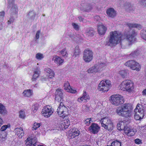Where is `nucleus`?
<instances>
[{"label": "nucleus", "instance_id": "f257e3e1", "mask_svg": "<svg viewBox=\"0 0 146 146\" xmlns=\"http://www.w3.org/2000/svg\"><path fill=\"white\" fill-rule=\"evenodd\" d=\"M132 107L129 104H125L117 109L116 112L119 115L127 118L131 117L132 114Z\"/></svg>", "mask_w": 146, "mask_h": 146}, {"label": "nucleus", "instance_id": "f03ea898", "mask_svg": "<svg viewBox=\"0 0 146 146\" xmlns=\"http://www.w3.org/2000/svg\"><path fill=\"white\" fill-rule=\"evenodd\" d=\"M121 35L117 31H112L110 33L109 37L106 41V44L111 47L115 46L120 42Z\"/></svg>", "mask_w": 146, "mask_h": 146}, {"label": "nucleus", "instance_id": "7ed1b4c3", "mask_svg": "<svg viewBox=\"0 0 146 146\" xmlns=\"http://www.w3.org/2000/svg\"><path fill=\"white\" fill-rule=\"evenodd\" d=\"M120 88L128 92H132L134 88L133 84L131 80H126L123 81L120 86Z\"/></svg>", "mask_w": 146, "mask_h": 146}, {"label": "nucleus", "instance_id": "20e7f679", "mask_svg": "<svg viewBox=\"0 0 146 146\" xmlns=\"http://www.w3.org/2000/svg\"><path fill=\"white\" fill-rule=\"evenodd\" d=\"M124 100L123 97L121 95L116 94L111 96L110 98V100L112 104L117 106L123 104L124 102Z\"/></svg>", "mask_w": 146, "mask_h": 146}, {"label": "nucleus", "instance_id": "39448f33", "mask_svg": "<svg viewBox=\"0 0 146 146\" xmlns=\"http://www.w3.org/2000/svg\"><path fill=\"white\" fill-rule=\"evenodd\" d=\"M102 126L105 129L109 131L113 129V123L111 120L108 117H106L103 118L100 121Z\"/></svg>", "mask_w": 146, "mask_h": 146}, {"label": "nucleus", "instance_id": "423d86ee", "mask_svg": "<svg viewBox=\"0 0 146 146\" xmlns=\"http://www.w3.org/2000/svg\"><path fill=\"white\" fill-rule=\"evenodd\" d=\"M8 8H11L10 12V15L12 16H16L18 13V9L17 5L14 2L15 0H8Z\"/></svg>", "mask_w": 146, "mask_h": 146}, {"label": "nucleus", "instance_id": "0eeeda50", "mask_svg": "<svg viewBox=\"0 0 146 146\" xmlns=\"http://www.w3.org/2000/svg\"><path fill=\"white\" fill-rule=\"evenodd\" d=\"M93 52L88 49L85 50L83 54V59L86 62H90L93 59Z\"/></svg>", "mask_w": 146, "mask_h": 146}, {"label": "nucleus", "instance_id": "6e6552de", "mask_svg": "<svg viewBox=\"0 0 146 146\" xmlns=\"http://www.w3.org/2000/svg\"><path fill=\"white\" fill-rule=\"evenodd\" d=\"M57 110L58 115L62 118H64L68 115V109L66 107H58Z\"/></svg>", "mask_w": 146, "mask_h": 146}, {"label": "nucleus", "instance_id": "1a4fd4ad", "mask_svg": "<svg viewBox=\"0 0 146 146\" xmlns=\"http://www.w3.org/2000/svg\"><path fill=\"white\" fill-rule=\"evenodd\" d=\"M53 112V110L51 107L49 106H47L44 108L41 113L45 117H48L50 116Z\"/></svg>", "mask_w": 146, "mask_h": 146}, {"label": "nucleus", "instance_id": "9d476101", "mask_svg": "<svg viewBox=\"0 0 146 146\" xmlns=\"http://www.w3.org/2000/svg\"><path fill=\"white\" fill-rule=\"evenodd\" d=\"M100 127L96 123H92L89 127V130L93 134H96L98 133L100 129Z\"/></svg>", "mask_w": 146, "mask_h": 146}, {"label": "nucleus", "instance_id": "9b49d317", "mask_svg": "<svg viewBox=\"0 0 146 146\" xmlns=\"http://www.w3.org/2000/svg\"><path fill=\"white\" fill-rule=\"evenodd\" d=\"M25 145L27 146H35L37 142V139L36 137L33 138L29 137L25 140Z\"/></svg>", "mask_w": 146, "mask_h": 146}, {"label": "nucleus", "instance_id": "f8f14e48", "mask_svg": "<svg viewBox=\"0 0 146 146\" xmlns=\"http://www.w3.org/2000/svg\"><path fill=\"white\" fill-rule=\"evenodd\" d=\"M55 101L56 102H59V100L62 101L63 99L64 96L62 90L61 89L57 90L55 92Z\"/></svg>", "mask_w": 146, "mask_h": 146}, {"label": "nucleus", "instance_id": "ddd939ff", "mask_svg": "<svg viewBox=\"0 0 146 146\" xmlns=\"http://www.w3.org/2000/svg\"><path fill=\"white\" fill-rule=\"evenodd\" d=\"M80 133V131L77 129H71L69 130L68 137L70 139L74 138L76 136H78Z\"/></svg>", "mask_w": 146, "mask_h": 146}, {"label": "nucleus", "instance_id": "4468645a", "mask_svg": "<svg viewBox=\"0 0 146 146\" xmlns=\"http://www.w3.org/2000/svg\"><path fill=\"white\" fill-rule=\"evenodd\" d=\"M136 33L134 30L131 31V34L127 35L126 36V40L129 43L133 42L135 40V36H136Z\"/></svg>", "mask_w": 146, "mask_h": 146}, {"label": "nucleus", "instance_id": "2eb2a0df", "mask_svg": "<svg viewBox=\"0 0 146 146\" xmlns=\"http://www.w3.org/2000/svg\"><path fill=\"white\" fill-rule=\"evenodd\" d=\"M36 15V12L34 10L30 11L26 16L27 20L29 22L33 21L35 19Z\"/></svg>", "mask_w": 146, "mask_h": 146}, {"label": "nucleus", "instance_id": "dca6fc26", "mask_svg": "<svg viewBox=\"0 0 146 146\" xmlns=\"http://www.w3.org/2000/svg\"><path fill=\"white\" fill-rule=\"evenodd\" d=\"M70 125V122L68 119L64 120L58 125V127L60 129L67 128Z\"/></svg>", "mask_w": 146, "mask_h": 146}, {"label": "nucleus", "instance_id": "f3484780", "mask_svg": "<svg viewBox=\"0 0 146 146\" xmlns=\"http://www.w3.org/2000/svg\"><path fill=\"white\" fill-rule=\"evenodd\" d=\"M90 98L86 92H84L83 94V96L80 98L78 99L77 100L79 102H81L82 101H84V102H86L89 100Z\"/></svg>", "mask_w": 146, "mask_h": 146}, {"label": "nucleus", "instance_id": "a211bd4d", "mask_svg": "<svg viewBox=\"0 0 146 146\" xmlns=\"http://www.w3.org/2000/svg\"><path fill=\"white\" fill-rule=\"evenodd\" d=\"M107 30V28L104 25H102L98 26V31L100 35H103L105 34Z\"/></svg>", "mask_w": 146, "mask_h": 146}, {"label": "nucleus", "instance_id": "6ab92c4d", "mask_svg": "<svg viewBox=\"0 0 146 146\" xmlns=\"http://www.w3.org/2000/svg\"><path fill=\"white\" fill-rule=\"evenodd\" d=\"M14 131L15 135H18L19 138H21L24 135V132L23 129L21 127L19 128H16Z\"/></svg>", "mask_w": 146, "mask_h": 146}, {"label": "nucleus", "instance_id": "aec40b11", "mask_svg": "<svg viewBox=\"0 0 146 146\" xmlns=\"http://www.w3.org/2000/svg\"><path fill=\"white\" fill-rule=\"evenodd\" d=\"M108 16L110 17L113 18L116 15V11L114 9L110 8L108 9L106 11Z\"/></svg>", "mask_w": 146, "mask_h": 146}, {"label": "nucleus", "instance_id": "412c9836", "mask_svg": "<svg viewBox=\"0 0 146 146\" xmlns=\"http://www.w3.org/2000/svg\"><path fill=\"white\" fill-rule=\"evenodd\" d=\"M98 89L99 90L104 92L108 91L109 89V88L105 84V83H103L101 82L99 84Z\"/></svg>", "mask_w": 146, "mask_h": 146}, {"label": "nucleus", "instance_id": "4be33fe9", "mask_svg": "<svg viewBox=\"0 0 146 146\" xmlns=\"http://www.w3.org/2000/svg\"><path fill=\"white\" fill-rule=\"evenodd\" d=\"M136 62L133 60H129L126 62L125 64V66L129 67L132 69H135V67L133 66L135 64Z\"/></svg>", "mask_w": 146, "mask_h": 146}, {"label": "nucleus", "instance_id": "5701e85b", "mask_svg": "<svg viewBox=\"0 0 146 146\" xmlns=\"http://www.w3.org/2000/svg\"><path fill=\"white\" fill-rule=\"evenodd\" d=\"M53 59L54 60V62L58 65L61 64L64 62L63 60L60 57L57 56H55Z\"/></svg>", "mask_w": 146, "mask_h": 146}, {"label": "nucleus", "instance_id": "b1692460", "mask_svg": "<svg viewBox=\"0 0 146 146\" xmlns=\"http://www.w3.org/2000/svg\"><path fill=\"white\" fill-rule=\"evenodd\" d=\"M127 129L125 130V133L128 136H133L135 134L136 131H134L133 129H131L129 127Z\"/></svg>", "mask_w": 146, "mask_h": 146}, {"label": "nucleus", "instance_id": "393cba45", "mask_svg": "<svg viewBox=\"0 0 146 146\" xmlns=\"http://www.w3.org/2000/svg\"><path fill=\"white\" fill-rule=\"evenodd\" d=\"M98 66L96 67L95 65L93 66L90 68L87 71L88 73H95L97 72H98V70L97 68Z\"/></svg>", "mask_w": 146, "mask_h": 146}, {"label": "nucleus", "instance_id": "a878e982", "mask_svg": "<svg viewBox=\"0 0 146 146\" xmlns=\"http://www.w3.org/2000/svg\"><path fill=\"white\" fill-rule=\"evenodd\" d=\"M127 25L130 28L134 27L136 28L139 30L141 29L142 27V26L140 25L135 23H128L127 24Z\"/></svg>", "mask_w": 146, "mask_h": 146}, {"label": "nucleus", "instance_id": "bb28decb", "mask_svg": "<svg viewBox=\"0 0 146 146\" xmlns=\"http://www.w3.org/2000/svg\"><path fill=\"white\" fill-rule=\"evenodd\" d=\"M144 111L143 109L140 108L139 106L136 107L134 110V113L136 114L141 115V114H144Z\"/></svg>", "mask_w": 146, "mask_h": 146}, {"label": "nucleus", "instance_id": "cd10ccee", "mask_svg": "<svg viewBox=\"0 0 146 146\" xmlns=\"http://www.w3.org/2000/svg\"><path fill=\"white\" fill-rule=\"evenodd\" d=\"M119 73L123 78L127 77L128 74V71L125 69L120 70L119 72Z\"/></svg>", "mask_w": 146, "mask_h": 146}, {"label": "nucleus", "instance_id": "c85d7f7f", "mask_svg": "<svg viewBox=\"0 0 146 146\" xmlns=\"http://www.w3.org/2000/svg\"><path fill=\"white\" fill-rule=\"evenodd\" d=\"M39 70L37 68L35 69L34 72V74L33 75V77L32 79L33 81L35 80L39 76Z\"/></svg>", "mask_w": 146, "mask_h": 146}, {"label": "nucleus", "instance_id": "c756f323", "mask_svg": "<svg viewBox=\"0 0 146 146\" xmlns=\"http://www.w3.org/2000/svg\"><path fill=\"white\" fill-rule=\"evenodd\" d=\"M86 35H87L88 36H92L94 35V34L95 33V32L94 31L93 29L90 28L89 29L86 31Z\"/></svg>", "mask_w": 146, "mask_h": 146}, {"label": "nucleus", "instance_id": "7c9ffc66", "mask_svg": "<svg viewBox=\"0 0 146 146\" xmlns=\"http://www.w3.org/2000/svg\"><path fill=\"white\" fill-rule=\"evenodd\" d=\"M95 66L96 67H99L97 69L99 72L103 70V68L105 66V64L104 63H98V64H95Z\"/></svg>", "mask_w": 146, "mask_h": 146}, {"label": "nucleus", "instance_id": "2f4dec72", "mask_svg": "<svg viewBox=\"0 0 146 146\" xmlns=\"http://www.w3.org/2000/svg\"><path fill=\"white\" fill-rule=\"evenodd\" d=\"M23 94L25 96L29 97L32 94L31 90L29 89L25 90L23 92Z\"/></svg>", "mask_w": 146, "mask_h": 146}, {"label": "nucleus", "instance_id": "473e14b6", "mask_svg": "<svg viewBox=\"0 0 146 146\" xmlns=\"http://www.w3.org/2000/svg\"><path fill=\"white\" fill-rule=\"evenodd\" d=\"M101 82H102L103 83H105V84L109 89L111 86V82L110 80H104Z\"/></svg>", "mask_w": 146, "mask_h": 146}, {"label": "nucleus", "instance_id": "72a5a7b5", "mask_svg": "<svg viewBox=\"0 0 146 146\" xmlns=\"http://www.w3.org/2000/svg\"><path fill=\"white\" fill-rule=\"evenodd\" d=\"M5 107L1 104L0 103V113L3 114L6 113Z\"/></svg>", "mask_w": 146, "mask_h": 146}, {"label": "nucleus", "instance_id": "f704fd0d", "mask_svg": "<svg viewBox=\"0 0 146 146\" xmlns=\"http://www.w3.org/2000/svg\"><path fill=\"white\" fill-rule=\"evenodd\" d=\"M80 53V49L78 46H76L75 48L74 55L75 56L79 55Z\"/></svg>", "mask_w": 146, "mask_h": 146}, {"label": "nucleus", "instance_id": "c9c22d12", "mask_svg": "<svg viewBox=\"0 0 146 146\" xmlns=\"http://www.w3.org/2000/svg\"><path fill=\"white\" fill-rule=\"evenodd\" d=\"M59 55H61L62 56L65 57H67L68 56V54L66 49H64L60 51L59 53Z\"/></svg>", "mask_w": 146, "mask_h": 146}, {"label": "nucleus", "instance_id": "e433bc0d", "mask_svg": "<svg viewBox=\"0 0 146 146\" xmlns=\"http://www.w3.org/2000/svg\"><path fill=\"white\" fill-rule=\"evenodd\" d=\"M47 72L48 73V76L49 78H53L54 75V72L50 68H48V69Z\"/></svg>", "mask_w": 146, "mask_h": 146}, {"label": "nucleus", "instance_id": "4c0bfd02", "mask_svg": "<svg viewBox=\"0 0 146 146\" xmlns=\"http://www.w3.org/2000/svg\"><path fill=\"white\" fill-rule=\"evenodd\" d=\"M139 52L138 50H135L132 52L130 54V55L133 57H136L139 55Z\"/></svg>", "mask_w": 146, "mask_h": 146}, {"label": "nucleus", "instance_id": "58836bf2", "mask_svg": "<svg viewBox=\"0 0 146 146\" xmlns=\"http://www.w3.org/2000/svg\"><path fill=\"white\" fill-rule=\"evenodd\" d=\"M144 115L141 114V115L136 114L134 113V118L136 120H139L142 119L144 117Z\"/></svg>", "mask_w": 146, "mask_h": 146}, {"label": "nucleus", "instance_id": "ea45409f", "mask_svg": "<svg viewBox=\"0 0 146 146\" xmlns=\"http://www.w3.org/2000/svg\"><path fill=\"white\" fill-rule=\"evenodd\" d=\"M92 9V7L91 5L88 4L85 6L83 10L84 11L88 12L89 11L91 10Z\"/></svg>", "mask_w": 146, "mask_h": 146}, {"label": "nucleus", "instance_id": "a19ab883", "mask_svg": "<svg viewBox=\"0 0 146 146\" xmlns=\"http://www.w3.org/2000/svg\"><path fill=\"white\" fill-rule=\"evenodd\" d=\"M120 126L121 128V130H124L125 132V130L126 129H127L128 128L127 126H125L124 125V123L123 122H121L120 123Z\"/></svg>", "mask_w": 146, "mask_h": 146}, {"label": "nucleus", "instance_id": "79ce46f5", "mask_svg": "<svg viewBox=\"0 0 146 146\" xmlns=\"http://www.w3.org/2000/svg\"><path fill=\"white\" fill-rule=\"evenodd\" d=\"M112 145L113 146H121V143L119 141L116 140L112 142L111 143Z\"/></svg>", "mask_w": 146, "mask_h": 146}, {"label": "nucleus", "instance_id": "37998d69", "mask_svg": "<svg viewBox=\"0 0 146 146\" xmlns=\"http://www.w3.org/2000/svg\"><path fill=\"white\" fill-rule=\"evenodd\" d=\"M36 58L38 60H41L43 58V55L40 53H37L36 55Z\"/></svg>", "mask_w": 146, "mask_h": 146}, {"label": "nucleus", "instance_id": "c03bdc74", "mask_svg": "<svg viewBox=\"0 0 146 146\" xmlns=\"http://www.w3.org/2000/svg\"><path fill=\"white\" fill-rule=\"evenodd\" d=\"M64 89L67 90V91L71 88V87L70 86L69 83L68 82H66L64 83Z\"/></svg>", "mask_w": 146, "mask_h": 146}, {"label": "nucleus", "instance_id": "a18cd8bd", "mask_svg": "<svg viewBox=\"0 0 146 146\" xmlns=\"http://www.w3.org/2000/svg\"><path fill=\"white\" fill-rule=\"evenodd\" d=\"M135 64L133 66L134 67H135V68H136L135 69H133V70H135L137 71H139L140 70L141 67L139 65V64L137 62H136Z\"/></svg>", "mask_w": 146, "mask_h": 146}, {"label": "nucleus", "instance_id": "49530a36", "mask_svg": "<svg viewBox=\"0 0 146 146\" xmlns=\"http://www.w3.org/2000/svg\"><path fill=\"white\" fill-rule=\"evenodd\" d=\"M141 33H142L141 36L142 38L146 40V31H142Z\"/></svg>", "mask_w": 146, "mask_h": 146}, {"label": "nucleus", "instance_id": "de8ad7c7", "mask_svg": "<svg viewBox=\"0 0 146 146\" xmlns=\"http://www.w3.org/2000/svg\"><path fill=\"white\" fill-rule=\"evenodd\" d=\"M126 8L127 9V11H133L134 9V7L130 4L129 5L128 7L126 6Z\"/></svg>", "mask_w": 146, "mask_h": 146}, {"label": "nucleus", "instance_id": "09e8293b", "mask_svg": "<svg viewBox=\"0 0 146 146\" xmlns=\"http://www.w3.org/2000/svg\"><path fill=\"white\" fill-rule=\"evenodd\" d=\"M5 13L4 11L0 12V21H2L3 19Z\"/></svg>", "mask_w": 146, "mask_h": 146}, {"label": "nucleus", "instance_id": "8fccbe9b", "mask_svg": "<svg viewBox=\"0 0 146 146\" xmlns=\"http://www.w3.org/2000/svg\"><path fill=\"white\" fill-rule=\"evenodd\" d=\"M19 117L21 118H24L25 117V113L22 111H19Z\"/></svg>", "mask_w": 146, "mask_h": 146}, {"label": "nucleus", "instance_id": "3c124183", "mask_svg": "<svg viewBox=\"0 0 146 146\" xmlns=\"http://www.w3.org/2000/svg\"><path fill=\"white\" fill-rule=\"evenodd\" d=\"M72 25L73 27L76 30L78 31L79 30V27L77 24L74 23H73L72 24Z\"/></svg>", "mask_w": 146, "mask_h": 146}, {"label": "nucleus", "instance_id": "603ef678", "mask_svg": "<svg viewBox=\"0 0 146 146\" xmlns=\"http://www.w3.org/2000/svg\"><path fill=\"white\" fill-rule=\"evenodd\" d=\"M40 126V124L39 123H34V126L33 127V130H36L37 128L39 127Z\"/></svg>", "mask_w": 146, "mask_h": 146}, {"label": "nucleus", "instance_id": "864d4df0", "mask_svg": "<svg viewBox=\"0 0 146 146\" xmlns=\"http://www.w3.org/2000/svg\"><path fill=\"white\" fill-rule=\"evenodd\" d=\"M38 105L37 104L33 106L32 108L33 112H35L36 111L38 110Z\"/></svg>", "mask_w": 146, "mask_h": 146}, {"label": "nucleus", "instance_id": "5fc2aeb1", "mask_svg": "<svg viewBox=\"0 0 146 146\" xmlns=\"http://www.w3.org/2000/svg\"><path fill=\"white\" fill-rule=\"evenodd\" d=\"M135 143L137 144H139L142 143V141L139 139H136L135 140Z\"/></svg>", "mask_w": 146, "mask_h": 146}, {"label": "nucleus", "instance_id": "6e6d98bb", "mask_svg": "<svg viewBox=\"0 0 146 146\" xmlns=\"http://www.w3.org/2000/svg\"><path fill=\"white\" fill-rule=\"evenodd\" d=\"M14 21V19L13 17L11 18L9 20L7 21V23L9 25L13 23Z\"/></svg>", "mask_w": 146, "mask_h": 146}, {"label": "nucleus", "instance_id": "4d7b16f0", "mask_svg": "<svg viewBox=\"0 0 146 146\" xmlns=\"http://www.w3.org/2000/svg\"><path fill=\"white\" fill-rule=\"evenodd\" d=\"M8 126L7 125H3L1 128V130L2 131H4L8 127Z\"/></svg>", "mask_w": 146, "mask_h": 146}, {"label": "nucleus", "instance_id": "13d9d810", "mask_svg": "<svg viewBox=\"0 0 146 146\" xmlns=\"http://www.w3.org/2000/svg\"><path fill=\"white\" fill-rule=\"evenodd\" d=\"M40 33V31L39 30L36 33L35 35L36 39H38L39 37V35Z\"/></svg>", "mask_w": 146, "mask_h": 146}, {"label": "nucleus", "instance_id": "bf43d9fd", "mask_svg": "<svg viewBox=\"0 0 146 146\" xmlns=\"http://www.w3.org/2000/svg\"><path fill=\"white\" fill-rule=\"evenodd\" d=\"M139 2L141 5L146 6V0H140Z\"/></svg>", "mask_w": 146, "mask_h": 146}, {"label": "nucleus", "instance_id": "052dcab7", "mask_svg": "<svg viewBox=\"0 0 146 146\" xmlns=\"http://www.w3.org/2000/svg\"><path fill=\"white\" fill-rule=\"evenodd\" d=\"M63 100L62 101H60V100H59L58 102L60 103V105L59 107H65L64 104L63 102Z\"/></svg>", "mask_w": 146, "mask_h": 146}, {"label": "nucleus", "instance_id": "680f3d73", "mask_svg": "<svg viewBox=\"0 0 146 146\" xmlns=\"http://www.w3.org/2000/svg\"><path fill=\"white\" fill-rule=\"evenodd\" d=\"M68 92H69L72 93H75L76 92V91L75 90H73L72 88H70L68 91Z\"/></svg>", "mask_w": 146, "mask_h": 146}, {"label": "nucleus", "instance_id": "e2e57ef3", "mask_svg": "<svg viewBox=\"0 0 146 146\" xmlns=\"http://www.w3.org/2000/svg\"><path fill=\"white\" fill-rule=\"evenodd\" d=\"M91 118H90L86 119L85 121V124H86L88 123V122H89L88 123H89V124L90 123V120H91Z\"/></svg>", "mask_w": 146, "mask_h": 146}, {"label": "nucleus", "instance_id": "0e129e2a", "mask_svg": "<svg viewBox=\"0 0 146 146\" xmlns=\"http://www.w3.org/2000/svg\"><path fill=\"white\" fill-rule=\"evenodd\" d=\"M3 123V121L2 119L0 116V127Z\"/></svg>", "mask_w": 146, "mask_h": 146}, {"label": "nucleus", "instance_id": "69168bd1", "mask_svg": "<svg viewBox=\"0 0 146 146\" xmlns=\"http://www.w3.org/2000/svg\"><path fill=\"white\" fill-rule=\"evenodd\" d=\"M117 129L119 130H121V128L120 126V123L118 124L117 125Z\"/></svg>", "mask_w": 146, "mask_h": 146}, {"label": "nucleus", "instance_id": "338daca9", "mask_svg": "<svg viewBox=\"0 0 146 146\" xmlns=\"http://www.w3.org/2000/svg\"><path fill=\"white\" fill-rule=\"evenodd\" d=\"M143 94L146 95V89L143 90Z\"/></svg>", "mask_w": 146, "mask_h": 146}, {"label": "nucleus", "instance_id": "774afa93", "mask_svg": "<svg viewBox=\"0 0 146 146\" xmlns=\"http://www.w3.org/2000/svg\"><path fill=\"white\" fill-rule=\"evenodd\" d=\"M78 18L79 19L80 21H83V19L81 17H80V16L78 17Z\"/></svg>", "mask_w": 146, "mask_h": 146}]
</instances>
